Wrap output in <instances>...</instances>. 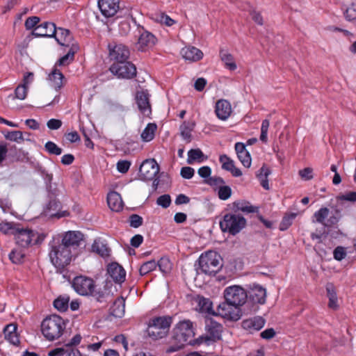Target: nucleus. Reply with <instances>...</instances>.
<instances>
[{
    "label": "nucleus",
    "mask_w": 356,
    "mask_h": 356,
    "mask_svg": "<svg viewBox=\"0 0 356 356\" xmlns=\"http://www.w3.org/2000/svg\"><path fill=\"white\" fill-rule=\"evenodd\" d=\"M49 245V256L51 262L56 268L62 270L70 264L72 259V250L60 243V236H53Z\"/></svg>",
    "instance_id": "1"
},
{
    "label": "nucleus",
    "mask_w": 356,
    "mask_h": 356,
    "mask_svg": "<svg viewBox=\"0 0 356 356\" xmlns=\"http://www.w3.org/2000/svg\"><path fill=\"white\" fill-rule=\"evenodd\" d=\"M66 327L65 320L58 315L53 314L46 317L41 323V331L44 337L53 341L59 339Z\"/></svg>",
    "instance_id": "2"
},
{
    "label": "nucleus",
    "mask_w": 356,
    "mask_h": 356,
    "mask_svg": "<svg viewBox=\"0 0 356 356\" xmlns=\"http://www.w3.org/2000/svg\"><path fill=\"white\" fill-rule=\"evenodd\" d=\"M198 262L197 272L200 271L207 275H215L222 266L221 256L216 251L212 250L202 253Z\"/></svg>",
    "instance_id": "3"
},
{
    "label": "nucleus",
    "mask_w": 356,
    "mask_h": 356,
    "mask_svg": "<svg viewBox=\"0 0 356 356\" xmlns=\"http://www.w3.org/2000/svg\"><path fill=\"white\" fill-rule=\"evenodd\" d=\"M246 225V220L241 215L236 213H227L220 222V229L223 232H228L232 235L239 233Z\"/></svg>",
    "instance_id": "4"
},
{
    "label": "nucleus",
    "mask_w": 356,
    "mask_h": 356,
    "mask_svg": "<svg viewBox=\"0 0 356 356\" xmlns=\"http://www.w3.org/2000/svg\"><path fill=\"white\" fill-rule=\"evenodd\" d=\"M224 298L227 302L238 307L243 305L247 300L246 291L238 285H232L226 287L223 292Z\"/></svg>",
    "instance_id": "5"
},
{
    "label": "nucleus",
    "mask_w": 356,
    "mask_h": 356,
    "mask_svg": "<svg viewBox=\"0 0 356 356\" xmlns=\"http://www.w3.org/2000/svg\"><path fill=\"white\" fill-rule=\"evenodd\" d=\"M175 338L181 344L191 343L194 337L193 323L190 320H184L179 322L174 329Z\"/></svg>",
    "instance_id": "6"
},
{
    "label": "nucleus",
    "mask_w": 356,
    "mask_h": 356,
    "mask_svg": "<svg viewBox=\"0 0 356 356\" xmlns=\"http://www.w3.org/2000/svg\"><path fill=\"white\" fill-rule=\"evenodd\" d=\"M94 280L86 276H76L72 281V287L81 296H94L95 291Z\"/></svg>",
    "instance_id": "7"
},
{
    "label": "nucleus",
    "mask_w": 356,
    "mask_h": 356,
    "mask_svg": "<svg viewBox=\"0 0 356 356\" xmlns=\"http://www.w3.org/2000/svg\"><path fill=\"white\" fill-rule=\"evenodd\" d=\"M110 71L120 79H130L136 75V66L128 60L113 63L110 67Z\"/></svg>",
    "instance_id": "8"
},
{
    "label": "nucleus",
    "mask_w": 356,
    "mask_h": 356,
    "mask_svg": "<svg viewBox=\"0 0 356 356\" xmlns=\"http://www.w3.org/2000/svg\"><path fill=\"white\" fill-rule=\"evenodd\" d=\"M215 316H220L226 320L236 321L241 316V309L240 307L229 303L225 300V302L218 306Z\"/></svg>",
    "instance_id": "9"
},
{
    "label": "nucleus",
    "mask_w": 356,
    "mask_h": 356,
    "mask_svg": "<svg viewBox=\"0 0 356 356\" xmlns=\"http://www.w3.org/2000/svg\"><path fill=\"white\" fill-rule=\"evenodd\" d=\"M14 236L17 245L24 248L33 244L38 238L35 232L30 229L19 227V226L15 231Z\"/></svg>",
    "instance_id": "10"
},
{
    "label": "nucleus",
    "mask_w": 356,
    "mask_h": 356,
    "mask_svg": "<svg viewBox=\"0 0 356 356\" xmlns=\"http://www.w3.org/2000/svg\"><path fill=\"white\" fill-rule=\"evenodd\" d=\"M159 172V166L155 159H146L139 168V177L145 181L153 180Z\"/></svg>",
    "instance_id": "11"
},
{
    "label": "nucleus",
    "mask_w": 356,
    "mask_h": 356,
    "mask_svg": "<svg viewBox=\"0 0 356 356\" xmlns=\"http://www.w3.org/2000/svg\"><path fill=\"white\" fill-rule=\"evenodd\" d=\"M58 236H60V243L70 250L78 247L83 236L79 231H68Z\"/></svg>",
    "instance_id": "12"
},
{
    "label": "nucleus",
    "mask_w": 356,
    "mask_h": 356,
    "mask_svg": "<svg viewBox=\"0 0 356 356\" xmlns=\"http://www.w3.org/2000/svg\"><path fill=\"white\" fill-rule=\"evenodd\" d=\"M109 56L115 63L126 61L129 58L130 51L127 47L122 44H109Z\"/></svg>",
    "instance_id": "13"
},
{
    "label": "nucleus",
    "mask_w": 356,
    "mask_h": 356,
    "mask_svg": "<svg viewBox=\"0 0 356 356\" xmlns=\"http://www.w3.org/2000/svg\"><path fill=\"white\" fill-rule=\"evenodd\" d=\"M61 204L59 201L56 199L51 200L44 209L46 216L49 218H60L70 215L67 210L61 211Z\"/></svg>",
    "instance_id": "14"
},
{
    "label": "nucleus",
    "mask_w": 356,
    "mask_h": 356,
    "mask_svg": "<svg viewBox=\"0 0 356 356\" xmlns=\"http://www.w3.org/2000/svg\"><path fill=\"white\" fill-rule=\"evenodd\" d=\"M98 7L106 17L114 16L120 9L119 0H98Z\"/></svg>",
    "instance_id": "15"
},
{
    "label": "nucleus",
    "mask_w": 356,
    "mask_h": 356,
    "mask_svg": "<svg viewBox=\"0 0 356 356\" xmlns=\"http://www.w3.org/2000/svg\"><path fill=\"white\" fill-rule=\"evenodd\" d=\"M157 39L152 33L145 31L139 36L136 47L138 51H146L156 44Z\"/></svg>",
    "instance_id": "16"
},
{
    "label": "nucleus",
    "mask_w": 356,
    "mask_h": 356,
    "mask_svg": "<svg viewBox=\"0 0 356 356\" xmlns=\"http://www.w3.org/2000/svg\"><path fill=\"white\" fill-rule=\"evenodd\" d=\"M222 328L221 324L212 319H207L205 330L207 336L205 337L206 341H216L220 339L221 337Z\"/></svg>",
    "instance_id": "17"
},
{
    "label": "nucleus",
    "mask_w": 356,
    "mask_h": 356,
    "mask_svg": "<svg viewBox=\"0 0 356 356\" xmlns=\"http://www.w3.org/2000/svg\"><path fill=\"white\" fill-rule=\"evenodd\" d=\"M266 321L261 316H253L244 319L241 323L242 327L250 333L260 330L265 325Z\"/></svg>",
    "instance_id": "18"
},
{
    "label": "nucleus",
    "mask_w": 356,
    "mask_h": 356,
    "mask_svg": "<svg viewBox=\"0 0 356 356\" xmlns=\"http://www.w3.org/2000/svg\"><path fill=\"white\" fill-rule=\"evenodd\" d=\"M32 35L35 37L51 38L56 35V25L52 22H44L33 30Z\"/></svg>",
    "instance_id": "19"
},
{
    "label": "nucleus",
    "mask_w": 356,
    "mask_h": 356,
    "mask_svg": "<svg viewBox=\"0 0 356 356\" xmlns=\"http://www.w3.org/2000/svg\"><path fill=\"white\" fill-rule=\"evenodd\" d=\"M216 116L221 120H227L232 113L231 104L226 99L217 101L215 106Z\"/></svg>",
    "instance_id": "20"
},
{
    "label": "nucleus",
    "mask_w": 356,
    "mask_h": 356,
    "mask_svg": "<svg viewBox=\"0 0 356 356\" xmlns=\"http://www.w3.org/2000/svg\"><path fill=\"white\" fill-rule=\"evenodd\" d=\"M136 104L140 111L145 116L151 114V106L149 101V95L145 91H139L136 96Z\"/></svg>",
    "instance_id": "21"
},
{
    "label": "nucleus",
    "mask_w": 356,
    "mask_h": 356,
    "mask_svg": "<svg viewBox=\"0 0 356 356\" xmlns=\"http://www.w3.org/2000/svg\"><path fill=\"white\" fill-rule=\"evenodd\" d=\"M107 272L111 279L116 283H121L125 280L126 273L123 268L117 263L109 264Z\"/></svg>",
    "instance_id": "22"
},
{
    "label": "nucleus",
    "mask_w": 356,
    "mask_h": 356,
    "mask_svg": "<svg viewBox=\"0 0 356 356\" xmlns=\"http://www.w3.org/2000/svg\"><path fill=\"white\" fill-rule=\"evenodd\" d=\"M219 161L222 164V168L230 172L232 176L238 177L242 175L241 170L235 166L234 161L226 154L220 155Z\"/></svg>",
    "instance_id": "23"
},
{
    "label": "nucleus",
    "mask_w": 356,
    "mask_h": 356,
    "mask_svg": "<svg viewBox=\"0 0 356 356\" xmlns=\"http://www.w3.org/2000/svg\"><path fill=\"white\" fill-rule=\"evenodd\" d=\"M181 54L183 58L191 62H195L203 58L202 51L193 46H187L181 49Z\"/></svg>",
    "instance_id": "24"
},
{
    "label": "nucleus",
    "mask_w": 356,
    "mask_h": 356,
    "mask_svg": "<svg viewBox=\"0 0 356 356\" xmlns=\"http://www.w3.org/2000/svg\"><path fill=\"white\" fill-rule=\"evenodd\" d=\"M250 299L254 303L264 304L266 302V289L260 285H254L249 291Z\"/></svg>",
    "instance_id": "25"
},
{
    "label": "nucleus",
    "mask_w": 356,
    "mask_h": 356,
    "mask_svg": "<svg viewBox=\"0 0 356 356\" xmlns=\"http://www.w3.org/2000/svg\"><path fill=\"white\" fill-rule=\"evenodd\" d=\"M107 203L109 208L115 212L120 211L124 206L120 195L115 191L108 193L107 195Z\"/></svg>",
    "instance_id": "26"
},
{
    "label": "nucleus",
    "mask_w": 356,
    "mask_h": 356,
    "mask_svg": "<svg viewBox=\"0 0 356 356\" xmlns=\"http://www.w3.org/2000/svg\"><path fill=\"white\" fill-rule=\"evenodd\" d=\"M196 302L197 304L196 309L199 312L215 316L216 312L212 309L213 304L210 299L198 296L196 299Z\"/></svg>",
    "instance_id": "27"
},
{
    "label": "nucleus",
    "mask_w": 356,
    "mask_h": 356,
    "mask_svg": "<svg viewBox=\"0 0 356 356\" xmlns=\"http://www.w3.org/2000/svg\"><path fill=\"white\" fill-rule=\"evenodd\" d=\"M6 340L14 346H18L19 339L17 333V327L14 324H9L3 329Z\"/></svg>",
    "instance_id": "28"
},
{
    "label": "nucleus",
    "mask_w": 356,
    "mask_h": 356,
    "mask_svg": "<svg viewBox=\"0 0 356 356\" xmlns=\"http://www.w3.org/2000/svg\"><path fill=\"white\" fill-rule=\"evenodd\" d=\"M64 76L58 70L54 68L49 74L48 80L50 86L56 90H60L63 87V81Z\"/></svg>",
    "instance_id": "29"
},
{
    "label": "nucleus",
    "mask_w": 356,
    "mask_h": 356,
    "mask_svg": "<svg viewBox=\"0 0 356 356\" xmlns=\"http://www.w3.org/2000/svg\"><path fill=\"white\" fill-rule=\"evenodd\" d=\"M219 56L226 69L230 71H234L236 70V63L234 56L230 53H229L227 50L220 49Z\"/></svg>",
    "instance_id": "30"
},
{
    "label": "nucleus",
    "mask_w": 356,
    "mask_h": 356,
    "mask_svg": "<svg viewBox=\"0 0 356 356\" xmlns=\"http://www.w3.org/2000/svg\"><path fill=\"white\" fill-rule=\"evenodd\" d=\"M113 316L117 318H122L125 313V300L123 297L118 298L115 300L111 308Z\"/></svg>",
    "instance_id": "31"
},
{
    "label": "nucleus",
    "mask_w": 356,
    "mask_h": 356,
    "mask_svg": "<svg viewBox=\"0 0 356 356\" xmlns=\"http://www.w3.org/2000/svg\"><path fill=\"white\" fill-rule=\"evenodd\" d=\"M172 323V318L169 316H159L152 319L149 321L150 325L159 327L162 330L168 332Z\"/></svg>",
    "instance_id": "32"
},
{
    "label": "nucleus",
    "mask_w": 356,
    "mask_h": 356,
    "mask_svg": "<svg viewBox=\"0 0 356 356\" xmlns=\"http://www.w3.org/2000/svg\"><path fill=\"white\" fill-rule=\"evenodd\" d=\"M207 159L202 151L199 149H191L188 152L187 163L193 164L194 162L202 163Z\"/></svg>",
    "instance_id": "33"
},
{
    "label": "nucleus",
    "mask_w": 356,
    "mask_h": 356,
    "mask_svg": "<svg viewBox=\"0 0 356 356\" xmlns=\"http://www.w3.org/2000/svg\"><path fill=\"white\" fill-rule=\"evenodd\" d=\"M233 209L235 212L242 211L246 213H252L257 211L258 209L245 201H236L233 203Z\"/></svg>",
    "instance_id": "34"
},
{
    "label": "nucleus",
    "mask_w": 356,
    "mask_h": 356,
    "mask_svg": "<svg viewBox=\"0 0 356 356\" xmlns=\"http://www.w3.org/2000/svg\"><path fill=\"white\" fill-rule=\"evenodd\" d=\"M151 18L154 22L167 26H171L176 23L169 15L161 12L152 14Z\"/></svg>",
    "instance_id": "35"
},
{
    "label": "nucleus",
    "mask_w": 356,
    "mask_h": 356,
    "mask_svg": "<svg viewBox=\"0 0 356 356\" xmlns=\"http://www.w3.org/2000/svg\"><path fill=\"white\" fill-rule=\"evenodd\" d=\"M326 291L329 298L328 307L337 309L339 307L338 298L334 286L331 284H327Z\"/></svg>",
    "instance_id": "36"
},
{
    "label": "nucleus",
    "mask_w": 356,
    "mask_h": 356,
    "mask_svg": "<svg viewBox=\"0 0 356 356\" xmlns=\"http://www.w3.org/2000/svg\"><path fill=\"white\" fill-rule=\"evenodd\" d=\"M24 248L17 247L14 248L9 254L8 257L12 263L19 264L23 262L25 251Z\"/></svg>",
    "instance_id": "37"
},
{
    "label": "nucleus",
    "mask_w": 356,
    "mask_h": 356,
    "mask_svg": "<svg viewBox=\"0 0 356 356\" xmlns=\"http://www.w3.org/2000/svg\"><path fill=\"white\" fill-rule=\"evenodd\" d=\"M92 250L103 257L109 255V249L107 245L100 239L95 240L92 245Z\"/></svg>",
    "instance_id": "38"
},
{
    "label": "nucleus",
    "mask_w": 356,
    "mask_h": 356,
    "mask_svg": "<svg viewBox=\"0 0 356 356\" xmlns=\"http://www.w3.org/2000/svg\"><path fill=\"white\" fill-rule=\"evenodd\" d=\"M157 126L154 123H149L141 133V138L144 142H149L154 138Z\"/></svg>",
    "instance_id": "39"
},
{
    "label": "nucleus",
    "mask_w": 356,
    "mask_h": 356,
    "mask_svg": "<svg viewBox=\"0 0 356 356\" xmlns=\"http://www.w3.org/2000/svg\"><path fill=\"white\" fill-rule=\"evenodd\" d=\"M270 172V170L268 167L263 165L257 174V177L259 179L261 185L266 190L269 189L268 177Z\"/></svg>",
    "instance_id": "40"
},
{
    "label": "nucleus",
    "mask_w": 356,
    "mask_h": 356,
    "mask_svg": "<svg viewBox=\"0 0 356 356\" xmlns=\"http://www.w3.org/2000/svg\"><path fill=\"white\" fill-rule=\"evenodd\" d=\"M58 44L60 45H67L66 42L70 41L71 36L70 31L67 29L59 28L56 29V35L54 36Z\"/></svg>",
    "instance_id": "41"
},
{
    "label": "nucleus",
    "mask_w": 356,
    "mask_h": 356,
    "mask_svg": "<svg viewBox=\"0 0 356 356\" xmlns=\"http://www.w3.org/2000/svg\"><path fill=\"white\" fill-rule=\"evenodd\" d=\"M69 296H60L54 301V306L57 310L60 312H65L69 307Z\"/></svg>",
    "instance_id": "42"
},
{
    "label": "nucleus",
    "mask_w": 356,
    "mask_h": 356,
    "mask_svg": "<svg viewBox=\"0 0 356 356\" xmlns=\"http://www.w3.org/2000/svg\"><path fill=\"white\" fill-rule=\"evenodd\" d=\"M195 124L193 122L184 121L180 126L179 130L181 137L188 141L191 140V131L194 128Z\"/></svg>",
    "instance_id": "43"
},
{
    "label": "nucleus",
    "mask_w": 356,
    "mask_h": 356,
    "mask_svg": "<svg viewBox=\"0 0 356 356\" xmlns=\"http://www.w3.org/2000/svg\"><path fill=\"white\" fill-rule=\"evenodd\" d=\"M343 15L347 21L356 22V0L352 1V3L345 8Z\"/></svg>",
    "instance_id": "44"
},
{
    "label": "nucleus",
    "mask_w": 356,
    "mask_h": 356,
    "mask_svg": "<svg viewBox=\"0 0 356 356\" xmlns=\"http://www.w3.org/2000/svg\"><path fill=\"white\" fill-rule=\"evenodd\" d=\"M19 225L12 222L3 221L0 222V231L5 234L15 235Z\"/></svg>",
    "instance_id": "45"
},
{
    "label": "nucleus",
    "mask_w": 356,
    "mask_h": 356,
    "mask_svg": "<svg viewBox=\"0 0 356 356\" xmlns=\"http://www.w3.org/2000/svg\"><path fill=\"white\" fill-rule=\"evenodd\" d=\"M147 332L149 337L155 340L158 339H162L166 335L167 333L165 330H162L160 328L156 327L155 326H153L150 324L148 325Z\"/></svg>",
    "instance_id": "46"
},
{
    "label": "nucleus",
    "mask_w": 356,
    "mask_h": 356,
    "mask_svg": "<svg viewBox=\"0 0 356 356\" xmlns=\"http://www.w3.org/2000/svg\"><path fill=\"white\" fill-rule=\"evenodd\" d=\"M330 211L326 207H322L314 213V221H316L321 224H324L325 219L328 217Z\"/></svg>",
    "instance_id": "47"
},
{
    "label": "nucleus",
    "mask_w": 356,
    "mask_h": 356,
    "mask_svg": "<svg viewBox=\"0 0 356 356\" xmlns=\"http://www.w3.org/2000/svg\"><path fill=\"white\" fill-rule=\"evenodd\" d=\"M297 214L296 213H290L286 214L280 225V229L281 231L286 230L292 224L293 221L296 218Z\"/></svg>",
    "instance_id": "48"
},
{
    "label": "nucleus",
    "mask_w": 356,
    "mask_h": 356,
    "mask_svg": "<svg viewBox=\"0 0 356 356\" xmlns=\"http://www.w3.org/2000/svg\"><path fill=\"white\" fill-rule=\"evenodd\" d=\"M157 266L156 262L154 260H150L145 262L140 268L139 272L141 275H145L149 272L156 269Z\"/></svg>",
    "instance_id": "49"
},
{
    "label": "nucleus",
    "mask_w": 356,
    "mask_h": 356,
    "mask_svg": "<svg viewBox=\"0 0 356 356\" xmlns=\"http://www.w3.org/2000/svg\"><path fill=\"white\" fill-rule=\"evenodd\" d=\"M5 138L9 140L17 143H19L24 140L23 133L20 131H8V133L5 134Z\"/></svg>",
    "instance_id": "50"
},
{
    "label": "nucleus",
    "mask_w": 356,
    "mask_h": 356,
    "mask_svg": "<svg viewBox=\"0 0 356 356\" xmlns=\"http://www.w3.org/2000/svg\"><path fill=\"white\" fill-rule=\"evenodd\" d=\"M156 264L163 273H168L171 269L170 261L166 257L161 258Z\"/></svg>",
    "instance_id": "51"
},
{
    "label": "nucleus",
    "mask_w": 356,
    "mask_h": 356,
    "mask_svg": "<svg viewBox=\"0 0 356 356\" xmlns=\"http://www.w3.org/2000/svg\"><path fill=\"white\" fill-rule=\"evenodd\" d=\"M218 195L219 199L222 200H227L232 195V188L229 186H225L223 184L218 188Z\"/></svg>",
    "instance_id": "52"
},
{
    "label": "nucleus",
    "mask_w": 356,
    "mask_h": 356,
    "mask_svg": "<svg viewBox=\"0 0 356 356\" xmlns=\"http://www.w3.org/2000/svg\"><path fill=\"white\" fill-rule=\"evenodd\" d=\"M44 148L50 154L60 155L62 153V149L52 141L47 142Z\"/></svg>",
    "instance_id": "53"
},
{
    "label": "nucleus",
    "mask_w": 356,
    "mask_h": 356,
    "mask_svg": "<svg viewBox=\"0 0 356 356\" xmlns=\"http://www.w3.org/2000/svg\"><path fill=\"white\" fill-rule=\"evenodd\" d=\"M237 157L245 168H248L251 166L252 159L250 154L248 150L245 151V152L238 154Z\"/></svg>",
    "instance_id": "54"
},
{
    "label": "nucleus",
    "mask_w": 356,
    "mask_h": 356,
    "mask_svg": "<svg viewBox=\"0 0 356 356\" xmlns=\"http://www.w3.org/2000/svg\"><path fill=\"white\" fill-rule=\"evenodd\" d=\"M28 87L25 84H20L15 90V97L18 99L24 100L26 97Z\"/></svg>",
    "instance_id": "55"
},
{
    "label": "nucleus",
    "mask_w": 356,
    "mask_h": 356,
    "mask_svg": "<svg viewBox=\"0 0 356 356\" xmlns=\"http://www.w3.org/2000/svg\"><path fill=\"white\" fill-rule=\"evenodd\" d=\"M205 183L213 188H220L225 184V181L220 177H211L205 180Z\"/></svg>",
    "instance_id": "56"
},
{
    "label": "nucleus",
    "mask_w": 356,
    "mask_h": 356,
    "mask_svg": "<svg viewBox=\"0 0 356 356\" xmlns=\"http://www.w3.org/2000/svg\"><path fill=\"white\" fill-rule=\"evenodd\" d=\"M270 122L268 120H264L261 123V135H260V140L264 142H267L268 138V131L269 128Z\"/></svg>",
    "instance_id": "57"
},
{
    "label": "nucleus",
    "mask_w": 356,
    "mask_h": 356,
    "mask_svg": "<svg viewBox=\"0 0 356 356\" xmlns=\"http://www.w3.org/2000/svg\"><path fill=\"white\" fill-rule=\"evenodd\" d=\"M40 19L38 17H29L26 19L24 26L27 30H31L37 26V24L40 22Z\"/></svg>",
    "instance_id": "58"
},
{
    "label": "nucleus",
    "mask_w": 356,
    "mask_h": 356,
    "mask_svg": "<svg viewBox=\"0 0 356 356\" xmlns=\"http://www.w3.org/2000/svg\"><path fill=\"white\" fill-rule=\"evenodd\" d=\"M156 203L163 208H168L171 203L170 196L168 194L161 195L157 198Z\"/></svg>",
    "instance_id": "59"
},
{
    "label": "nucleus",
    "mask_w": 356,
    "mask_h": 356,
    "mask_svg": "<svg viewBox=\"0 0 356 356\" xmlns=\"http://www.w3.org/2000/svg\"><path fill=\"white\" fill-rule=\"evenodd\" d=\"M300 177L305 181L311 180L314 178L313 169L312 168H305L298 172Z\"/></svg>",
    "instance_id": "60"
},
{
    "label": "nucleus",
    "mask_w": 356,
    "mask_h": 356,
    "mask_svg": "<svg viewBox=\"0 0 356 356\" xmlns=\"http://www.w3.org/2000/svg\"><path fill=\"white\" fill-rule=\"evenodd\" d=\"M130 166L131 162L127 160H120L116 164L118 171L123 174L128 172Z\"/></svg>",
    "instance_id": "61"
},
{
    "label": "nucleus",
    "mask_w": 356,
    "mask_h": 356,
    "mask_svg": "<svg viewBox=\"0 0 356 356\" xmlns=\"http://www.w3.org/2000/svg\"><path fill=\"white\" fill-rule=\"evenodd\" d=\"M346 254V249L341 246L337 247L333 252L334 258L337 261L343 259Z\"/></svg>",
    "instance_id": "62"
},
{
    "label": "nucleus",
    "mask_w": 356,
    "mask_h": 356,
    "mask_svg": "<svg viewBox=\"0 0 356 356\" xmlns=\"http://www.w3.org/2000/svg\"><path fill=\"white\" fill-rule=\"evenodd\" d=\"M194 174L195 170L193 168L188 166L181 168L180 171L181 176L186 179H191L193 177Z\"/></svg>",
    "instance_id": "63"
},
{
    "label": "nucleus",
    "mask_w": 356,
    "mask_h": 356,
    "mask_svg": "<svg viewBox=\"0 0 356 356\" xmlns=\"http://www.w3.org/2000/svg\"><path fill=\"white\" fill-rule=\"evenodd\" d=\"M130 226L138 228L143 224V218L137 214H132L129 218Z\"/></svg>",
    "instance_id": "64"
}]
</instances>
